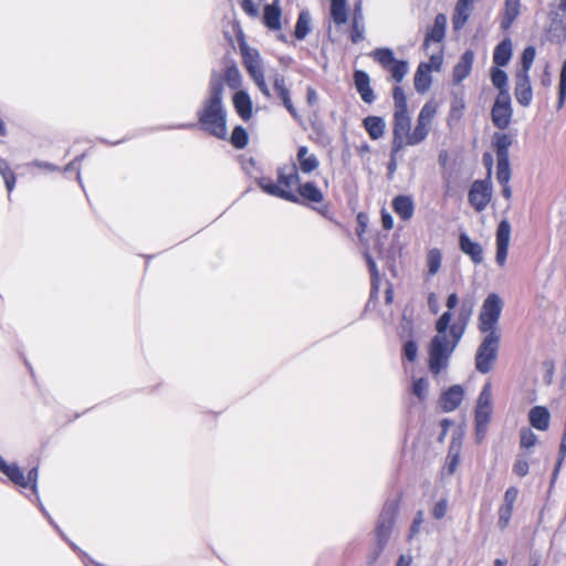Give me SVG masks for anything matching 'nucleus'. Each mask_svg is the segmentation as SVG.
I'll return each mask as SVG.
<instances>
[{
    "instance_id": "ddd939ff",
    "label": "nucleus",
    "mask_w": 566,
    "mask_h": 566,
    "mask_svg": "<svg viewBox=\"0 0 566 566\" xmlns=\"http://www.w3.org/2000/svg\"><path fill=\"white\" fill-rule=\"evenodd\" d=\"M270 78L273 84V90L276 93L277 97L281 99L283 106L291 114V116L295 119L300 118V115L292 103L291 99V91L286 85L285 77L277 71L271 73Z\"/></svg>"
},
{
    "instance_id": "603ef678",
    "label": "nucleus",
    "mask_w": 566,
    "mask_h": 566,
    "mask_svg": "<svg viewBox=\"0 0 566 566\" xmlns=\"http://www.w3.org/2000/svg\"><path fill=\"white\" fill-rule=\"evenodd\" d=\"M224 80L230 88H238L241 84V74L235 66L226 70Z\"/></svg>"
},
{
    "instance_id": "3c124183",
    "label": "nucleus",
    "mask_w": 566,
    "mask_h": 566,
    "mask_svg": "<svg viewBox=\"0 0 566 566\" xmlns=\"http://www.w3.org/2000/svg\"><path fill=\"white\" fill-rule=\"evenodd\" d=\"M535 54L536 52L534 46H527L524 49L522 53V70H520L517 73L528 74V71L534 62Z\"/></svg>"
},
{
    "instance_id": "2f4dec72",
    "label": "nucleus",
    "mask_w": 566,
    "mask_h": 566,
    "mask_svg": "<svg viewBox=\"0 0 566 566\" xmlns=\"http://www.w3.org/2000/svg\"><path fill=\"white\" fill-rule=\"evenodd\" d=\"M363 125L373 140H377L384 136L385 133V120L378 116H368L364 118Z\"/></svg>"
},
{
    "instance_id": "bf43d9fd",
    "label": "nucleus",
    "mask_w": 566,
    "mask_h": 566,
    "mask_svg": "<svg viewBox=\"0 0 566 566\" xmlns=\"http://www.w3.org/2000/svg\"><path fill=\"white\" fill-rule=\"evenodd\" d=\"M418 355V345L415 340L410 339L403 344V356L409 361H415Z\"/></svg>"
},
{
    "instance_id": "5fc2aeb1",
    "label": "nucleus",
    "mask_w": 566,
    "mask_h": 566,
    "mask_svg": "<svg viewBox=\"0 0 566 566\" xmlns=\"http://www.w3.org/2000/svg\"><path fill=\"white\" fill-rule=\"evenodd\" d=\"M555 25H559L560 29L566 34V0H560L557 12L555 13V18L553 20Z\"/></svg>"
},
{
    "instance_id": "a878e982",
    "label": "nucleus",
    "mask_w": 566,
    "mask_h": 566,
    "mask_svg": "<svg viewBox=\"0 0 566 566\" xmlns=\"http://www.w3.org/2000/svg\"><path fill=\"white\" fill-rule=\"evenodd\" d=\"M430 73H431V66L427 65V63L421 62L418 65L416 74H415V78H413L415 90L418 93L423 94L430 88L431 82H432V77H431Z\"/></svg>"
},
{
    "instance_id": "37998d69",
    "label": "nucleus",
    "mask_w": 566,
    "mask_h": 566,
    "mask_svg": "<svg viewBox=\"0 0 566 566\" xmlns=\"http://www.w3.org/2000/svg\"><path fill=\"white\" fill-rule=\"evenodd\" d=\"M429 381L427 378L420 377L413 380L411 394L417 397L419 402H423L428 395Z\"/></svg>"
},
{
    "instance_id": "7c9ffc66",
    "label": "nucleus",
    "mask_w": 566,
    "mask_h": 566,
    "mask_svg": "<svg viewBox=\"0 0 566 566\" xmlns=\"http://www.w3.org/2000/svg\"><path fill=\"white\" fill-rule=\"evenodd\" d=\"M493 148L496 154V158H510V147L513 144V138L505 133H495L493 135Z\"/></svg>"
},
{
    "instance_id": "c85d7f7f",
    "label": "nucleus",
    "mask_w": 566,
    "mask_h": 566,
    "mask_svg": "<svg viewBox=\"0 0 566 566\" xmlns=\"http://www.w3.org/2000/svg\"><path fill=\"white\" fill-rule=\"evenodd\" d=\"M411 118L408 111H395L392 135L409 136Z\"/></svg>"
},
{
    "instance_id": "39448f33",
    "label": "nucleus",
    "mask_w": 566,
    "mask_h": 566,
    "mask_svg": "<svg viewBox=\"0 0 566 566\" xmlns=\"http://www.w3.org/2000/svg\"><path fill=\"white\" fill-rule=\"evenodd\" d=\"M484 336L476 348L474 363L475 369L485 375L489 374L497 359L501 334L496 333H483Z\"/></svg>"
},
{
    "instance_id": "6e6552de",
    "label": "nucleus",
    "mask_w": 566,
    "mask_h": 566,
    "mask_svg": "<svg viewBox=\"0 0 566 566\" xmlns=\"http://www.w3.org/2000/svg\"><path fill=\"white\" fill-rule=\"evenodd\" d=\"M0 472L4 474L15 485L24 489L30 486L32 493L38 494V468H32L28 472V476H25L23 470L17 463L8 464L0 454Z\"/></svg>"
},
{
    "instance_id": "423d86ee",
    "label": "nucleus",
    "mask_w": 566,
    "mask_h": 566,
    "mask_svg": "<svg viewBox=\"0 0 566 566\" xmlns=\"http://www.w3.org/2000/svg\"><path fill=\"white\" fill-rule=\"evenodd\" d=\"M503 310V302L501 297L491 293L484 300L481 312L478 317V329L480 333H496L501 334L499 328V321Z\"/></svg>"
},
{
    "instance_id": "680f3d73",
    "label": "nucleus",
    "mask_w": 566,
    "mask_h": 566,
    "mask_svg": "<svg viewBox=\"0 0 566 566\" xmlns=\"http://www.w3.org/2000/svg\"><path fill=\"white\" fill-rule=\"evenodd\" d=\"M405 146H409L407 136L392 135L391 157L396 156Z\"/></svg>"
},
{
    "instance_id": "5701e85b",
    "label": "nucleus",
    "mask_w": 566,
    "mask_h": 566,
    "mask_svg": "<svg viewBox=\"0 0 566 566\" xmlns=\"http://www.w3.org/2000/svg\"><path fill=\"white\" fill-rule=\"evenodd\" d=\"M392 209L400 219L410 220L415 212V203L410 196L399 195L392 200Z\"/></svg>"
},
{
    "instance_id": "864d4df0",
    "label": "nucleus",
    "mask_w": 566,
    "mask_h": 566,
    "mask_svg": "<svg viewBox=\"0 0 566 566\" xmlns=\"http://www.w3.org/2000/svg\"><path fill=\"white\" fill-rule=\"evenodd\" d=\"M392 98L395 103V111H408L407 97L400 86H395L392 91Z\"/></svg>"
},
{
    "instance_id": "774afa93",
    "label": "nucleus",
    "mask_w": 566,
    "mask_h": 566,
    "mask_svg": "<svg viewBox=\"0 0 566 566\" xmlns=\"http://www.w3.org/2000/svg\"><path fill=\"white\" fill-rule=\"evenodd\" d=\"M447 510H448L447 501L440 500L439 502H437L434 504V506L432 509V515L434 518L441 520L442 517H444Z\"/></svg>"
},
{
    "instance_id": "412c9836",
    "label": "nucleus",
    "mask_w": 566,
    "mask_h": 566,
    "mask_svg": "<svg viewBox=\"0 0 566 566\" xmlns=\"http://www.w3.org/2000/svg\"><path fill=\"white\" fill-rule=\"evenodd\" d=\"M474 61V53L471 50H467L460 57L459 62L453 69V82L460 84L464 78L469 76L472 70Z\"/></svg>"
},
{
    "instance_id": "f3484780",
    "label": "nucleus",
    "mask_w": 566,
    "mask_h": 566,
    "mask_svg": "<svg viewBox=\"0 0 566 566\" xmlns=\"http://www.w3.org/2000/svg\"><path fill=\"white\" fill-rule=\"evenodd\" d=\"M464 390L460 385H453L440 398V406L446 412L455 410L462 402Z\"/></svg>"
},
{
    "instance_id": "13d9d810",
    "label": "nucleus",
    "mask_w": 566,
    "mask_h": 566,
    "mask_svg": "<svg viewBox=\"0 0 566 566\" xmlns=\"http://www.w3.org/2000/svg\"><path fill=\"white\" fill-rule=\"evenodd\" d=\"M513 513L512 507L501 505L499 509V522L497 525L501 530H505L510 523Z\"/></svg>"
},
{
    "instance_id": "a211bd4d",
    "label": "nucleus",
    "mask_w": 566,
    "mask_h": 566,
    "mask_svg": "<svg viewBox=\"0 0 566 566\" xmlns=\"http://www.w3.org/2000/svg\"><path fill=\"white\" fill-rule=\"evenodd\" d=\"M354 84L358 94L360 95L361 99L365 103L371 104L376 99L375 93L370 86V77L365 71H355Z\"/></svg>"
},
{
    "instance_id": "a18cd8bd",
    "label": "nucleus",
    "mask_w": 566,
    "mask_h": 566,
    "mask_svg": "<svg viewBox=\"0 0 566 566\" xmlns=\"http://www.w3.org/2000/svg\"><path fill=\"white\" fill-rule=\"evenodd\" d=\"M388 69L390 71L391 77L397 83H400L409 71L407 61H397V60Z\"/></svg>"
},
{
    "instance_id": "79ce46f5",
    "label": "nucleus",
    "mask_w": 566,
    "mask_h": 566,
    "mask_svg": "<svg viewBox=\"0 0 566 566\" xmlns=\"http://www.w3.org/2000/svg\"><path fill=\"white\" fill-rule=\"evenodd\" d=\"M496 179L499 184H509L511 179L510 158H496Z\"/></svg>"
},
{
    "instance_id": "4468645a",
    "label": "nucleus",
    "mask_w": 566,
    "mask_h": 566,
    "mask_svg": "<svg viewBox=\"0 0 566 566\" xmlns=\"http://www.w3.org/2000/svg\"><path fill=\"white\" fill-rule=\"evenodd\" d=\"M511 240V224L504 219L496 229V255L495 261L500 266H503L507 259L509 245Z\"/></svg>"
},
{
    "instance_id": "4be33fe9",
    "label": "nucleus",
    "mask_w": 566,
    "mask_h": 566,
    "mask_svg": "<svg viewBox=\"0 0 566 566\" xmlns=\"http://www.w3.org/2000/svg\"><path fill=\"white\" fill-rule=\"evenodd\" d=\"M475 0H458L454 7L452 24L454 30H460L468 22Z\"/></svg>"
},
{
    "instance_id": "052dcab7",
    "label": "nucleus",
    "mask_w": 566,
    "mask_h": 566,
    "mask_svg": "<svg viewBox=\"0 0 566 566\" xmlns=\"http://www.w3.org/2000/svg\"><path fill=\"white\" fill-rule=\"evenodd\" d=\"M530 464L526 459L517 458L513 464V472L518 476H525L528 474Z\"/></svg>"
},
{
    "instance_id": "9b49d317",
    "label": "nucleus",
    "mask_w": 566,
    "mask_h": 566,
    "mask_svg": "<svg viewBox=\"0 0 566 566\" xmlns=\"http://www.w3.org/2000/svg\"><path fill=\"white\" fill-rule=\"evenodd\" d=\"M473 313V303L464 300L458 312L457 321L450 326V337L452 338V347H457L463 337L467 326Z\"/></svg>"
},
{
    "instance_id": "6ab92c4d",
    "label": "nucleus",
    "mask_w": 566,
    "mask_h": 566,
    "mask_svg": "<svg viewBox=\"0 0 566 566\" xmlns=\"http://www.w3.org/2000/svg\"><path fill=\"white\" fill-rule=\"evenodd\" d=\"M459 248L460 250L470 256L474 264H480L483 261V249L480 243L474 242L471 238L462 232L459 235Z\"/></svg>"
},
{
    "instance_id": "4c0bfd02",
    "label": "nucleus",
    "mask_w": 566,
    "mask_h": 566,
    "mask_svg": "<svg viewBox=\"0 0 566 566\" xmlns=\"http://www.w3.org/2000/svg\"><path fill=\"white\" fill-rule=\"evenodd\" d=\"M460 449L461 444L452 441L448 451L446 463V470L448 474H453L460 463Z\"/></svg>"
},
{
    "instance_id": "0e129e2a",
    "label": "nucleus",
    "mask_w": 566,
    "mask_h": 566,
    "mask_svg": "<svg viewBox=\"0 0 566 566\" xmlns=\"http://www.w3.org/2000/svg\"><path fill=\"white\" fill-rule=\"evenodd\" d=\"M518 490L515 486H510L504 494L503 506L512 507L517 499Z\"/></svg>"
},
{
    "instance_id": "bb28decb",
    "label": "nucleus",
    "mask_w": 566,
    "mask_h": 566,
    "mask_svg": "<svg viewBox=\"0 0 566 566\" xmlns=\"http://www.w3.org/2000/svg\"><path fill=\"white\" fill-rule=\"evenodd\" d=\"M233 106L243 120L252 116V101L245 91H239L233 95Z\"/></svg>"
},
{
    "instance_id": "1a4fd4ad",
    "label": "nucleus",
    "mask_w": 566,
    "mask_h": 566,
    "mask_svg": "<svg viewBox=\"0 0 566 566\" xmlns=\"http://www.w3.org/2000/svg\"><path fill=\"white\" fill-rule=\"evenodd\" d=\"M512 115L513 108L510 93L503 92L497 94L491 109L493 125L501 130L506 129L511 124Z\"/></svg>"
},
{
    "instance_id": "2eb2a0df",
    "label": "nucleus",
    "mask_w": 566,
    "mask_h": 566,
    "mask_svg": "<svg viewBox=\"0 0 566 566\" xmlns=\"http://www.w3.org/2000/svg\"><path fill=\"white\" fill-rule=\"evenodd\" d=\"M448 19L444 13H438L434 18V22L427 29L423 49L428 50L432 43H441L446 38Z\"/></svg>"
},
{
    "instance_id": "49530a36",
    "label": "nucleus",
    "mask_w": 566,
    "mask_h": 566,
    "mask_svg": "<svg viewBox=\"0 0 566 566\" xmlns=\"http://www.w3.org/2000/svg\"><path fill=\"white\" fill-rule=\"evenodd\" d=\"M0 175L3 178V181H4L8 192L10 193L13 190L14 185H15V176L10 170L7 160H4L2 158H0Z\"/></svg>"
},
{
    "instance_id": "0eeeda50",
    "label": "nucleus",
    "mask_w": 566,
    "mask_h": 566,
    "mask_svg": "<svg viewBox=\"0 0 566 566\" xmlns=\"http://www.w3.org/2000/svg\"><path fill=\"white\" fill-rule=\"evenodd\" d=\"M492 415V389L491 384L488 382L483 386L476 401L474 422L475 434L478 441H481L488 430V424Z\"/></svg>"
},
{
    "instance_id": "338daca9",
    "label": "nucleus",
    "mask_w": 566,
    "mask_h": 566,
    "mask_svg": "<svg viewBox=\"0 0 566 566\" xmlns=\"http://www.w3.org/2000/svg\"><path fill=\"white\" fill-rule=\"evenodd\" d=\"M241 9L250 17L255 18L259 14L256 4L252 0H241Z\"/></svg>"
},
{
    "instance_id": "f03ea898",
    "label": "nucleus",
    "mask_w": 566,
    "mask_h": 566,
    "mask_svg": "<svg viewBox=\"0 0 566 566\" xmlns=\"http://www.w3.org/2000/svg\"><path fill=\"white\" fill-rule=\"evenodd\" d=\"M452 314L444 312L436 323L437 335L432 337L429 346V369L433 375H439L449 364V359L457 347H452V338H448Z\"/></svg>"
},
{
    "instance_id": "f8f14e48",
    "label": "nucleus",
    "mask_w": 566,
    "mask_h": 566,
    "mask_svg": "<svg viewBox=\"0 0 566 566\" xmlns=\"http://www.w3.org/2000/svg\"><path fill=\"white\" fill-rule=\"evenodd\" d=\"M492 197V187L488 180H475L469 191V202L478 211H483Z\"/></svg>"
},
{
    "instance_id": "c9c22d12",
    "label": "nucleus",
    "mask_w": 566,
    "mask_h": 566,
    "mask_svg": "<svg viewBox=\"0 0 566 566\" xmlns=\"http://www.w3.org/2000/svg\"><path fill=\"white\" fill-rule=\"evenodd\" d=\"M311 32V14L308 11H301L295 24L294 35L297 40H304Z\"/></svg>"
},
{
    "instance_id": "8fccbe9b",
    "label": "nucleus",
    "mask_w": 566,
    "mask_h": 566,
    "mask_svg": "<svg viewBox=\"0 0 566 566\" xmlns=\"http://www.w3.org/2000/svg\"><path fill=\"white\" fill-rule=\"evenodd\" d=\"M566 98V60L563 62L560 74H559V84H558V101L557 108L560 109L564 106Z\"/></svg>"
},
{
    "instance_id": "de8ad7c7",
    "label": "nucleus",
    "mask_w": 566,
    "mask_h": 566,
    "mask_svg": "<svg viewBox=\"0 0 566 566\" xmlns=\"http://www.w3.org/2000/svg\"><path fill=\"white\" fill-rule=\"evenodd\" d=\"M436 114L437 105L432 102H427L420 109L417 120L430 126Z\"/></svg>"
},
{
    "instance_id": "c03bdc74",
    "label": "nucleus",
    "mask_w": 566,
    "mask_h": 566,
    "mask_svg": "<svg viewBox=\"0 0 566 566\" xmlns=\"http://www.w3.org/2000/svg\"><path fill=\"white\" fill-rule=\"evenodd\" d=\"M249 142L247 130L242 126H235L231 134V144L237 149H243Z\"/></svg>"
},
{
    "instance_id": "72a5a7b5",
    "label": "nucleus",
    "mask_w": 566,
    "mask_h": 566,
    "mask_svg": "<svg viewBox=\"0 0 566 566\" xmlns=\"http://www.w3.org/2000/svg\"><path fill=\"white\" fill-rule=\"evenodd\" d=\"M512 56V42L510 39H504L494 49L493 62L497 66H505Z\"/></svg>"
},
{
    "instance_id": "e433bc0d",
    "label": "nucleus",
    "mask_w": 566,
    "mask_h": 566,
    "mask_svg": "<svg viewBox=\"0 0 566 566\" xmlns=\"http://www.w3.org/2000/svg\"><path fill=\"white\" fill-rule=\"evenodd\" d=\"M430 126L417 120L416 127L409 133L407 143L409 146H416L421 144L428 136Z\"/></svg>"
},
{
    "instance_id": "aec40b11",
    "label": "nucleus",
    "mask_w": 566,
    "mask_h": 566,
    "mask_svg": "<svg viewBox=\"0 0 566 566\" xmlns=\"http://www.w3.org/2000/svg\"><path fill=\"white\" fill-rule=\"evenodd\" d=\"M365 25H364V13L361 1H358L354 6L350 40L357 44L364 40Z\"/></svg>"
},
{
    "instance_id": "69168bd1",
    "label": "nucleus",
    "mask_w": 566,
    "mask_h": 566,
    "mask_svg": "<svg viewBox=\"0 0 566 566\" xmlns=\"http://www.w3.org/2000/svg\"><path fill=\"white\" fill-rule=\"evenodd\" d=\"M464 109V102L462 98H455L451 104L450 117L459 119Z\"/></svg>"
},
{
    "instance_id": "6e6d98bb",
    "label": "nucleus",
    "mask_w": 566,
    "mask_h": 566,
    "mask_svg": "<svg viewBox=\"0 0 566 566\" xmlns=\"http://www.w3.org/2000/svg\"><path fill=\"white\" fill-rule=\"evenodd\" d=\"M424 521V514H423V511L419 510L415 517H413V521H412V524L410 526V530H409V535H408V539L410 541L411 538H413L421 530V525Z\"/></svg>"
},
{
    "instance_id": "7ed1b4c3",
    "label": "nucleus",
    "mask_w": 566,
    "mask_h": 566,
    "mask_svg": "<svg viewBox=\"0 0 566 566\" xmlns=\"http://www.w3.org/2000/svg\"><path fill=\"white\" fill-rule=\"evenodd\" d=\"M298 185V168L293 161L277 169V184L265 177L259 180V186L264 192L294 203L300 202V197L292 191V188Z\"/></svg>"
},
{
    "instance_id": "e2e57ef3",
    "label": "nucleus",
    "mask_w": 566,
    "mask_h": 566,
    "mask_svg": "<svg viewBox=\"0 0 566 566\" xmlns=\"http://www.w3.org/2000/svg\"><path fill=\"white\" fill-rule=\"evenodd\" d=\"M427 65L431 66V71H440L443 63V52L440 49L437 53L430 55L429 62H426Z\"/></svg>"
},
{
    "instance_id": "473e14b6",
    "label": "nucleus",
    "mask_w": 566,
    "mask_h": 566,
    "mask_svg": "<svg viewBox=\"0 0 566 566\" xmlns=\"http://www.w3.org/2000/svg\"><path fill=\"white\" fill-rule=\"evenodd\" d=\"M551 415L545 407L536 406L530 411V422L538 430H546L549 426Z\"/></svg>"
},
{
    "instance_id": "f257e3e1",
    "label": "nucleus",
    "mask_w": 566,
    "mask_h": 566,
    "mask_svg": "<svg viewBox=\"0 0 566 566\" xmlns=\"http://www.w3.org/2000/svg\"><path fill=\"white\" fill-rule=\"evenodd\" d=\"M222 99V80L218 76H212L209 82L208 96L203 99L197 116L200 127L219 139L227 137V111Z\"/></svg>"
},
{
    "instance_id": "b1692460",
    "label": "nucleus",
    "mask_w": 566,
    "mask_h": 566,
    "mask_svg": "<svg viewBox=\"0 0 566 566\" xmlns=\"http://www.w3.org/2000/svg\"><path fill=\"white\" fill-rule=\"evenodd\" d=\"M282 11L279 6V0H275L271 4L264 7L263 23L272 31H279L282 28L281 24Z\"/></svg>"
},
{
    "instance_id": "dca6fc26",
    "label": "nucleus",
    "mask_w": 566,
    "mask_h": 566,
    "mask_svg": "<svg viewBox=\"0 0 566 566\" xmlns=\"http://www.w3.org/2000/svg\"><path fill=\"white\" fill-rule=\"evenodd\" d=\"M514 95L518 104L526 107L533 99L530 75L525 73L516 74Z\"/></svg>"
},
{
    "instance_id": "393cba45",
    "label": "nucleus",
    "mask_w": 566,
    "mask_h": 566,
    "mask_svg": "<svg viewBox=\"0 0 566 566\" xmlns=\"http://www.w3.org/2000/svg\"><path fill=\"white\" fill-rule=\"evenodd\" d=\"M296 158L298 163V169L303 174H311L319 166L318 158L314 154H308V148L306 146L298 147Z\"/></svg>"
},
{
    "instance_id": "9d476101",
    "label": "nucleus",
    "mask_w": 566,
    "mask_h": 566,
    "mask_svg": "<svg viewBox=\"0 0 566 566\" xmlns=\"http://www.w3.org/2000/svg\"><path fill=\"white\" fill-rule=\"evenodd\" d=\"M244 66L253 80L254 84L258 86L260 92L266 97L271 98L272 94L270 87L265 81V74L262 67L260 55L256 51L254 52H245L243 55Z\"/></svg>"
},
{
    "instance_id": "a19ab883",
    "label": "nucleus",
    "mask_w": 566,
    "mask_h": 566,
    "mask_svg": "<svg viewBox=\"0 0 566 566\" xmlns=\"http://www.w3.org/2000/svg\"><path fill=\"white\" fill-rule=\"evenodd\" d=\"M491 81L499 90V94H502L503 92L510 93L507 87V74L503 70L493 67L491 71Z\"/></svg>"
},
{
    "instance_id": "09e8293b",
    "label": "nucleus",
    "mask_w": 566,
    "mask_h": 566,
    "mask_svg": "<svg viewBox=\"0 0 566 566\" xmlns=\"http://www.w3.org/2000/svg\"><path fill=\"white\" fill-rule=\"evenodd\" d=\"M436 114L437 105L432 102H427L420 109L417 120L430 126Z\"/></svg>"
},
{
    "instance_id": "58836bf2",
    "label": "nucleus",
    "mask_w": 566,
    "mask_h": 566,
    "mask_svg": "<svg viewBox=\"0 0 566 566\" xmlns=\"http://www.w3.org/2000/svg\"><path fill=\"white\" fill-rule=\"evenodd\" d=\"M442 262V253L438 248H432L427 253V266H428V275L433 276L436 275L440 268Z\"/></svg>"
},
{
    "instance_id": "c756f323",
    "label": "nucleus",
    "mask_w": 566,
    "mask_h": 566,
    "mask_svg": "<svg viewBox=\"0 0 566 566\" xmlns=\"http://www.w3.org/2000/svg\"><path fill=\"white\" fill-rule=\"evenodd\" d=\"M298 196L308 202H322L324 199V195L321 189L312 181H307L305 184H300L297 186Z\"/></svg>"
},
{
    "instance_id": "cd10ccee",
    "label": "nucleus",
    "mask_w": 566,
    "mask_h": 566,
    "mask_svg": "<svg viewBox=\"0 0 566 566\" xmlns=\"http://www.w3.org/2000/svg\"><path fill=\"white\" fill-rule=\"evenodd\" d=\"M521 0H505L501 29L509 30L520 14Z\"/></svg>"
},
{
    "instance_id": "ea45409f",
    "label": "nucleus",
    "mask_w": 566,
    "mask_h": 566,
    "mask_svg": "<svg viewBox=\"0 0 566 566\" xmlns=\"http://www.w3.org/2000/svg\"><path fill=\"white\" fill-rule=\"evenodd\" d=\"M370 55L377 63L386 69H388L396 61L394 52L389 48L375 49Z\"/></svg>"
},
{
    "instance_id": "f704fd0d",
    "label": "nucleus",
    "mask_w": 566,
    "mask_h": 566,
    "mask_svg": "<svg viewBox=\"0 0 566 566\" xmlns=\"http://www.w3.org/2000/svg\"><path fill=\"white\" fill-rule=\"evenodd\" d=\"M329 14L336 25H343L348 20L346 0L332 2L329 6Z\"/></svg>"
},
{
    "instance_id": "4d7b16f0",
    "label": "nucleus",
    "mask_w": 566,
    "mask_h": 566,
    "mask_svg": "<svg viewBox=\"0 0 566 566\" xmlns=\"http://www.w3.org/2000/svg\"><path fill=\"white\" fill-rule=\"evenodd\" d=\"M537 442L536 434L530 429H525L521 431V447L524 449H530L534 447Z\"/></svg>"
},
{
    "instance_id": "20e7f679",
    "label": "nucleus",
    "mask_w": 566,
    "mask_h": 566,
    "mask_svg": "<svg viewBox=\"0 0 566 566\" xmlns=\"http://www.w3.org/2000/svg\"><path fill=\"white\" fill-rule=\"evenodd\" d=\"M398 512V500L387 501L380 512L376 528V547L373 552V560H376L387 546Z\"/></svg>"
}]
</instances>
